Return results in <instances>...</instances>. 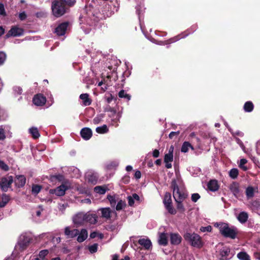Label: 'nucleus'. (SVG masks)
<instances>
[{"label":"nucleus","instance_id":"obj_51","mask_svg":"<svg viewBox=\"0 0 260 260\" xmlns=\"http://www.w3.org/2000/svg\"><path fill=\"white\" fill-rule=\"evenodd\" d=\"M49 251L47 249L41 250L39 254L40 258H44L48 254Z\"/></svg>","mask_w":260,"mask_h":260},{"label":"nucleus","instance_id":"obj_50","mask_svg":"<svg viewBox=\"0 0 260 260\" xmlns=\"http://www.w3.org/2000/svg\"><path fill=\"white\" fill-rule=\"evenodd\" d=\"M201 198L200 194L198 193H194L191 194V200L193 202H197V201Z\"/></svg>","mask_w":260,"mask_h":260},{"label":"nucleus","instance_id":"obj_61","mask_svg":"<svg viewBox=\"0 0 260 260\" xmlns=\"http://www.w3.org/2000/svg\"><path fill=\"white\" fill-rule=\"evenodd\" d=\"M152 155L154 157L156 158L158 157L159 155V151L157 149H155L153 151Z\"/></svg>","mask_w":260,"mask_h":260},{"label":"nucleus","instance_id":"obj_1","mask_svg":"<svg viewBox=\"0 0 260 260\" xmlns=\"http://www.w3.org/2000/svg\"><path fill=\"white\" fill-rule=\"evenodd\" d=\"M76 0H54L52 2V14L56 18L60 17L68 12L70 8L73 7Z\"/></svg>","mask_w":260,"mask_h":260},{"label":"nucleus","instance_id":"obj_59","mask_svg":"<svg viewBox=\"0 0 260 260\" xmlns=\"http://www.w3.org/2000/svg\"><path fill=\"white\" fill-rule=\"evenodd\" d=\"M26 17H27L26 14H25V13L24 12L20 13L19 15V18L21 20H25L26 18Z\"/></svg>","mask_w":260,"mask_h":260},{"label":"nucleus","instance_id":"obj_7","mask_svg":"<svg viewBox=\"0 0 260 260\" xmlns=\"http://www.w3.org/2000/svg\"><path fill=\"white\" fill-rule=\"evenodd\" d=\"M70 185L69 181H65V183H62L55 189H50V192L57 196H62L65 194L66 191L70 188Z\"/></svg>","mask_w":260,"mask_h":260},{"label":"nucleus","instance_id":"obj_37","mask_svg":"<svg viewBox=\"0 0 260 260\" xmlns=\"http://www.w3.org/2000/svg\"><path fill=\"white\" fill-rule=\"evenodd\" d=\"M30 133L32 135L34 139H38L40 136L38 129L36 127H31L29 129Z\"/></svg>","mask_w":260,"mask_h":260},{"label":"nucleus","instance_id":"obj_62","mask_svg":"<svg viewBox=\"0 0 260 260\" xmlns=\"http://www.w3.org/2000/svg\"><path fill=\"white\" fill-rule=\"evenodd\" d=\"M141 177V173L140 171H136L135 173V177L136 179H140Z\"/></svg>","mask_w":260,"mask_h":260},{"label":"nucleus","instance_id":"obj_55","mask_svg":"<svg viewBox=\"0 0 260 260\" xmlns=\"http://www.w3.org/2000/svg\"><path fill=\"white\" fill-rule=\"evenodd\" d=\"M6 138L5 130L3 128H0V140H4Z\"/></svg>","mask_w":260,"mask_h":260},{"label":"nucleus","instance_id":"obj_57","mask_svg":"<svg viewBox=\"0 0 260 260\" xmlns=\"http://www.w3.org/2000/svg\"><path fill=\"white\" fill-rule=\"evenodd\" d=\"M128 204L129 206H133L134 204V200L132 196H129L127 197Z\"/></svg>","mask_w":260,"mask_h":260},{"label":"nucleus","instance_id":"obj_58","mask_svg":"<svg viewBox=\"0 0 260 260\" xmlns=\"http://www.w3.org/2000/svg\"><path fill=\"white\" fill-rule=\"evenodd\" d=\"M196 137V134L194 132H192L190 134L189 136V139L190 141L193 143L194 144L195 142L194 141L193 139Z\"/></svg>","mask_w":260,"mask_h":260},{"label":"nucleus","instance_id":"obj_30","mask_svg":"<svg viewBox=\"0 0 260 260\" xmlns=\"http://www.w3.org/2000/svg\"><path fill=\"white\" fill-rule=\"evenodd\" d=\"M237 218L240 223H244L248 220V215L246 212H241L239 214Z\"/></svg>","mask_w":260,"mask_h":260},{"label":"nucleus","instance_id":"obj_41","mask_svg":"<svg viewBox=\"0 0 260 260\" xmlns=\"http://www.w3.org/2000/svg\"><path fill=\"white\" fill-rule=\"evenodd\" d=\"M42 186L38 184H34L32 186L31 191L32 193L38 194L41 191Z\"/></svg>","mask_w":260,"mask_h":260},{"label":"nucleus","instance_id":"obj_28","mask_svg":"<svg viewBox=\"0 0 260 260\" xmlns=\"http://www.w3.org/2000/svg\"><path fill=\"white\" fill-rule=\"evenodd\" d=\"M230 252V249L228 248H223L220 251V255L221 260H228Z\"/></svg>","mask_w":260,"mask_h":260},{"label":"nucleus","instance_id":"obj_3","mask_svg":"<svg viewBox=\"0 0 260 260\" xmlns=\"http://www.w3.org/2000/svg\"><path fill=\"white\" fill-rule=\"evenodd\" d=\"M217 227L219 228L220 233L225 238H230L232 239L236 238L238 234V230L236 228L232 226L230 228L226 223H217Z\"/></svg>","mask_w":260,"mask_h":260},{"label":"nucleus","instance_id":"obj_44","mask_svg":"<svg viewBox=\"0 0 260 260\" xmlns=\"http://www.w3.org/2000/svg\"><path fill=\"white\" fill-rule=\"evenodd\" d=\"M53 177L55 178L58 181L61 182L62 183H65V181H69V180L65 179L63 175L61 174L53 176Z\"/></svg>","mask_w":260,"mask_h":260},{"label":"nucleus","instance_id":"obj_36","mask_svg":"<svg viewBox=\"0 0 260 260\" xmlns=\"http://www.w3.org/2000/svg\"><path fill=\"white\" fill-rule=\"evenodd\" d=\"M94 190L96 192L100 194H103L106 193L107 188L103 186H96L94 187Z\"/></svg>","mask_w":260,"mask_h":260},{"label":"nucleus","instance_id":"obj_39","mask_svg":"<svg viewBox=\"0 0 260 260\" xmlns=\"http://www.w3.org/2000/svg\"><path fill=\"white\" fill-rule=\"evenodd\" d=\"M118 96L120 98H125L127 101H129L131 98V95L126 93L124 90H121L118 93Z\"/></svg>","mask_w":260,"mask_h":260},{"label":"nucleus","instance_id":"obj_33","mask_svg":"<svg viewBox=\"0 0 260 260\" xmlns=\"http://www.w3.org/2000/svg\"><path fill=\"white\" fill-rule=\"evenodd\" d=\"M183 37H184V36L181 37V35H179L175 36L173 38H170V39H169L168 40L165 41L164 42V43H162L161 44H163V45L170 44H171L172 43L175 42L179 40L181 38H183Z\"/></svg>","mask_w":260,"mask_h":260},{"label":"nucleus","instance_id":"obj_21","mask_svg":"<svg viewBox=\"0 0 260 260\" xmlns=\"http://www.w3.org/2000/svg\"><path fill=\"white\" fill-rule=\"evenodd\" d=\"M139 244L142 246L145 249L149 250L152 248V243L149 239H140L138 241Z\"/></svg>","mask_w":260,"mask_h":260},{"label":"nucleus","instance_id":"obj_48","mask_svg":"<svg viewBox=\"0 0 260 260\" xmlns=\"http://www.w3.org/2000/svg\"><path fill=\"white\" fill-rule=\"evenodd\" d=\"M0 168L5 171H8L9 170V166L3 160H0Z\"/></svg>","mask_w":260,"mask_h":260},{"label":"nucleus","instance_id":"obj_64","mask_svg":"<svg viewBox=\"0 0 260 260\" xmlns=\"http://www.w3.org/2000/svg\"><path fill=\"white\" fill-rule=\"evenodd\" d=\"M254 256L256 259L260 260V251L255 252L254 253Z\"/></svg>","mask_w":260,"mask_h":260},{"label":"nucleus","instance_id":"obj_38","mask_svg":"<svg viewBox=\"0 0 260 260\" xmlns=\"http://www.w3.org/2000/svg\"><path fill=\"white\" fill-rule=\"evenodd\" d=\"M239 175V171L236 168L232 169L229 172V176L232 179H236Z\"/></svg>","mask_w":260,"mask_h":260},{"label":"nucleus","instance_id":"obj_29","mask_svg":"<svg viewBox=\"0 0 260 260\" xmlns=\"http://www.w3.org/2000/svg\"><path fill=\"white\" fill-rule=\"evenodd\" d=\"M255 189L251 186H249L246 188L245 194L247 199L253 198L254 196Z\"/></svg>","mask_w":260,"mask_h":260},{"label":"nucleus","instance_id":"obj_60","mask_svg":"<svg viewBox=\"0 0 260 260\" xmlns=\"http://www.w3.org/2000/svg\"><path fill=\"white\" fill-rule=\"evenodd\" d=\"M101 121V117L99 116H96L93 119V122L94 124H96L100 122Z\"/></svg>","mask_w":260,"mask_h":260},{"label":"nucleus","instance_id":"obj_26","mask_svg":"<svg viewBox=\"0 0 260 260\" xmlns=\"http://www.w3.org/2000/svg\"><path fill=\"white\" fill-rule=\"evenodd\" d=\"M77 241L79 243H81L85 241L88 236L87 231L85 229H82L78 235Z\"/></svg>","mask_w":260,"mask_h":260},{"label":"nucleus","instance_id":"obj_32","mask_svg":"<svg viewBox=\"0 0 260 260\" xmlns=\"http://www.w3.org/2000/svg\"><path fill=\"white\" fill-rule=\"evenodd\" d=\"M188 148H190L191 149L194 150V148L192 145L189 142L185 141L183 142L182 145L181 151L182 152L186 153L188 152Z\"/></svg>","mask_w":260,"mask_h":260},{"label":"nucleus","instance_id":"obj_14","mask_svg":"<svg viewBox=\"0 0 260 260\" xmlns=\"http://www.w3.org/2000/svg\"><path fill=\"white\" fill-rule=\"evenodd\" d=\"M15 185L17 188L23 187L26 183V178L24 175H17L14 180Z\"/></svg>","mask_w":260,"mask_h":260},{"label":"nucleus","instance_id":"obj_47","mask_svg":"<svg viewBox=\"0 0 260 260\" xmlns=\"http://www.w3.org/2000/svg\"><path fill=\"white\" fill-rule=\"evenodd\" d=\"M7 57L6 54L3 51H0V66L4 64Z\"/></svg>","mask_w":260,"mask_h":260},{"label":"nucleus","instance_id":"obj_24","mask_svg":"<svg viewBox=\"0 0 260 260\" xmlns=\"http://www.w3.org/2000/svg\"><path fill=\"white\" fill-rule=\"evenodd\" d=\"M173 160V154L167 153L165 155L164 162L166 164V167L167 169H170L172 168L171 162Z\"/></svg>","mask_w":260,"mask_h":260},{"label":"nucleus","instance_id":"obj_52","mask_svg":"<svg viewBox=\"0 0 260 260\" xmlns=\"http://www.w3.org/2000/svg\"><path fill=\"white\" fill-rule=\"evenodd\" d=\"M180 134V132L179 131H177V132H172L170 133V134L169 135V138L170 139H173L174 137H177Z\"/></svg>","mask_w":260,"mask_h":260},{"label":"nucleus","instance_id":"obj_2","mask_svg":"<svg viewBox=\"0 0 260 260\" xmlns=\"http://www.w3.org/2000/svg\"><path fill=\"white\" fill-rule=\"evenodd\" d=\"M184 240L191 246L201 248L204 244L202 237L198 234L193 232H186L183 235Z\"/></svg>","mask_w":260,"mask_h":260},{"label":"nucleus","instance_id":"obj_4","mask_svg":"<svg viewBox=\"0 0 260 260\" xmlns=\"http://www.w3.org/2000/svg\"><path fill=\"white\" fill-rule=\"evenodd\" d=\"M163 203L166 210L170 214L172 215L176 214L177 211L173 206L171 193L170 192H166L163 200Z\"/></svg>","mask_w":260,"mask_h":260},{"label":"nucleus","instance_id":"obj_13","mask_svg":"<svg viewBox=\"0 0 260 260\" xmlns=\"http://www.w3.org/2000/svg\"><path fill=\"white\" fill-rule=\"evenodd\" d=\"M171 188L173 189V196L176 197L182 194V193H187L185 191H181L180 190L179 187L177 184V181L175 179L172 180L171 183Z\"/></svg>","mask_w":260,"mask_h":260},{"label":"nucleus","instance_id":"obj_20","mask_svg":"<svg viewBox=\"0 0 260 260\" xmlns=\"http://www.w3.org/2000/svg\"><path fill=\"white\" fill-rule=\"evenodd\" d=\"M98 216L95 214L85 213V223L95 224L97 222Z\"/></svg>","mask_w":260,"mask_h":260},{"label":"nucleus","instance_id":"obj_16","mask_svg":"<svg viewBox=\"0 0 260 260\" xmlns=\"http://www.w3.org/2000/svg\"><path fill=\"white\" fill-rule=\"evenodd\" d=\"M79 231L77 229L71 230L69 226L64 229V235L67 238H73L78 235Z\"/></svg>","mask_w":260,"mask_h":260},{"label":"nucleus","instance_id":"obj_45","mask_svg":"<svg viewBox=\"0 0 260 260\" xmlns=\"http://www.w3.org/2000/svg\"><path fill=\"white\" fill-rule=\"evenodd\" d=\"M13 91L15 95H21L22 93V89L19 86H15L13 88Z\"/></svg>","mask_w":260,"mask_h":260},{"label":"nucleus","instance_id":"obj_15","mask_svg":"<svg viewBox=\"0 0 260 260\" xmlns=\"http://www.w3.org/2000/svg\"><path fill=\"white\" fill-rule=\"evenodd\" d=\"M229 189L233 195L238 198L240 196V185L237 182H233L230 185Z\"/></svg>","mask_w":260,"mask_h":260},{"label":"nucleus","instance_id":"obj_35","mask_svg":"<svg viewBox=\"0 0 260 260\" xmlns=\"http://www.w3.org/2000/svg\"><path fill=\"white\" fill-rule=\"evenodd\" d=\"M96 132L99 134H105L109 131V129L106 124H104L102 126L97 127L95 129Z\"/></svg>","mask_w":260,"mask_h":260},{"label":"nucleus","instance_id":"obj_17","mask_svg":"<svg viewBox=\"0 0 260 260\" xmlns=\"http://www.w3.org/2000/svg\"><path fill=\"white\" fill-rule=\"evenodd\" d=\"M80 135L84 140H88L92 136V132L89 127H84L80 131Z\"/></svg>","mask_w":260,"mask_h":260},{"label":"nucleus","instance_id":"obj_5","mask_svg":"<svg viewBox=\"0 0 260 260\" xmlns=\"http://www.w3.org/2000/svg\"><path fill=\"white\" fill-rule=\"evenodd\" d=\"M176 204V208L178 211L181 213H184L186 209L183 204V201L188 198L187 193H182V194L173 197Z\"/></svg>","mask_w":260,"mask_h":260},{"label":"nucleus","instance_id":"obj_22","mask_svg":"<svg viewBox=\"0 0 260 260\" xmlns=\"http://www.w3.org/2000/svg\"><path fill=\"white\" fill-rule=\"evenodd\" d=\"M99 211H101V217L107 220L111 218L112 211L109 207L101 208Z\"/></svg>","mask_w":260,"mask_h":260},{"label":"nucleus","instance_id":"obj_49","mask_svg":"<svg viewBox=\"0 0 260 260\" xmlns=\"http://www.w3.org/2000/svg\"><path fill=\"white\" fill-rule=\"evenodd\" d=\"M212 228L211 225H208L207 226H201L200 228V230L202 232H211Z\"/></svg>","mask_w":260,"mask_h":260},{"label":"nucleus","instance_id":"obj_31","mask_svg":"<svg viewBox=\"0 0 260 260\" xmlns=\"http://www.w3.org/2000/svg\"><path fill=\"white\" fill-rule=\"evenodd\" d=\"M254 109V105L252 102H246L243 106V109L246 112H251Z\"/></svg>","mask_w":260,"mask_h":260},{"label":"nucleus","instance_id":"obj_42","mask_svg":"<svg viewBox=\"0 0 260 260\" xmlns=\"http://www.w3.org/2000/svg\"><path fill=\"white\" fill-rule=\"evenodd\" d=\"M126 206V204L124 201L120 200L119 201L116 206V210L117 211H120L123 209L124 207Z\"/></svg>","mask_w":260,"mask_h":260},{"label":"nucleus","instance_id":"obj_6","mask_svg":"<svg viewBox=\"0 0 260 260\" xmlns=\"http://www.w3.org/2000/svg\"><path fill=\"white\" fill-rule=\"evenodd\" d=\"M31 240L32 239L29 236L22 235L16 247L20 251H23L27 248Z\"/></svg>","mask_w":260,"mask_h":260},{"label":"nucleus","instance_id":"obj_53","mask_svg":"<svg viewBox=\"0 0 260 260\" xmlns=\"http://www.w3.org/2000/svg\"><path fill=\"white\" fill-rule=\"evenodd\" d=\"M122 183L125 184H128L130 181V177L128 175H125L121 179Z\"/></svg>","mask_w":260,"mask_h":260},{"label":"nucleus","instance_id":"obj_11","mask_svg":"<svg viewBox=\"0 0 260 260\" xmlns=\"http://www.w3.org/2000/svg\"><path fill=\"white\" fill-rule=\"evenodd\" d=\"M73 222L77 225H83L85 223V213L79 212L76 214L73 217Z\"/></svg>","mask_w":260,"mask_h":260},{"label":"nucleus","instance_id":"obj_54","mask_svg":"<svg viewBox=\"0 0 260 260\" xmlns=\"http://www.w3.org/2000/svg\"><path fill=\"white\" fill-rule=\"evenodd\" d=\"M0 15L4 16L6 15L4 5L2 3H0Z\"/></svg>","mask_w":260,"mask_h":260},{"label":"nucleus","instance_id":"obj_27","mask_svg":"<svg viewBox=\"0 0 260 260\" xmlns=\"http://www.w3.org/2000/svg\"><path fill=\"white\" fill-rule=\"evenodd\" d=\"M10 200L9 195L3 193L2 195V200L0 201V207L3 208L6 206Z\"/></svg>","mask_w":260,"mask_h":260},{"label":"nucleus","instance_id":"obj_18","mask_svg":"<svg viewBox=\"0 0 260 260\" xmlns=\"http://www.w3.org/2000/svg\"><path fill=\"white\" fill-rule=\"evenodd\" d=\"M182 239L181 236L178 233H171L170 234V242L172 245H179L181 242Z\"/></svg>","mask_w":260,"mask_h":260},{"label":"nucleus","instance_id":"obj_9","mask_svg":"<svg viewBox=\"0 0 260 260\" xmlns=\"http://www.w3.org/2000/svg\"><path fill=\"white\" fill-rule=\"evenodd\" d=\"M23 29L16 25L12 26L10 30H9L5 36V39H7L11 37H16L21 36L23 34Z\"/></svg>","mask_w":260,"mask_h":260},{"label":"nucleus","instance_id":"obj_63","mask_svg":"<svg viewBox=\"0 0 260 260\" xmlns=\"http://www.w3.org/2000/svg\"><path fill=\"white\" fill-rule=\"evenodd\" d=\"M132 197L133 198L134 200L140 201V197L137 193H133Z\"/></svg>","mask_w":260,"mask_h":260},{"label":"nucleus","instance_id":"obj_8","mask_svg":"<svg viewBox=\"0 0 260 260\" xmlns=\"http://www.w3.org/2000/svg\"><path fill=\"white\" fill-rule=\"evenodd\" d=\"M14 181L12 176H9L7 177H3L0 179V188L4 192H7Z\"/></svg>","mask_w":260,"mask_h":260},{"label":"nucleus","instance_id":"obj_34","mask_svg":"<svg viewBox=\"0 0 260 260\" xmlns=\"http://www.w3.org/2000/svg\"><path fill=\"white\" fill-rule=\"evenodd\" d=\"M237 257L240 260H250V256L246 252H240L238 253Z\"/></svg>","mask_w":260,"mask_h":260},{"label":"nucleus","instance_id":"obj_19","mask_svg":"<svg viewBox=\"0 0 260 260\" xmlns=\"http://www.w3.org/2000/svg\"><path fill=\"white\" fill-rule=\"evenodd\" d=\"M208 189L211 191H216L218 190L219 186L217 180L215 179L210 180L207 184Z\"/></svg>","mask_w":260,"mask_h":260},{"label":"nucleus","instance_id":"obj_12","mask_svg":"<svg viewBox=\"0 0 260 260\" xmlns=\"http://www.w3.org/2000/svg\"><path fill=\"white\" fill-rule=\"evenodd\" d=\"M33 103L38 106H42L46 102V98L42 94L39 93L35 95L32 100Z\"/></svg>","mask_w":260,"mask_h":260},{"label":"nucleus","instance_id":"obj_46","mask_svg":"<svg viewBox=\"0 0 260 260\" xmlns=\"http://www.w3.org/2000/svg\"><path fill=\"white\" fill-rule=\"evenodd\" d=\"M98 248V244L94 243L93 245L89 246L88 249L91 253H95L97 251Z\"/></svg>","mask_w":260,"mask_h":260},{"label":"nucleus","instance_id":"obj_23","mask_svg":"<svg viewBox=\"0 0 260 260\" xmlns=\"http://www.w3.org/2000/svg\"><path fill=\"white\" fill-rule=\"evenodd\" d=\"M80 99L82 100L83 105L85 106L91 105L92 100L89 98L88 93H82L80 95Z\"/></svg>","mask_w":260,"mask_h":260},{"label":"nucleus","instance_id":"obj_10","mask_svg":"<svg viewBox=\"0 0 260 260\" xmlns=\"http://www.w3.org/2000/svg\"><path fill=\"white\" fill-rule=\"evenodd\" d=\"M69 23L68 21L60 23L55 29L54 32L58 36L65 35Z\"/></svg>","mask_w":260,"mask_h":260},{"label":"nucleus","instance_id":"obj_43","mask_svg":"<svg viewBox=\"0 0 260 260\" xmlns=\"http://www.w3.org/2000/svg\"><path fill=\"white\" fill-rule=\"evenodd\" d=\"M247 162V160L245 158H242L240 159V164L239 167L240 168L242 169L243 171H247L248 168L244 166Z\"/></svg>","mask_w":260,"mask_h":260},{"label":"nucleus","instance_id":"obj_25","mask_svg":"<svg viewBox=\"0 0 260 260\" xmlns=\"http://www.w3.org/2000/svg\"><path fill=\"white\" fill-rule=\"evenodd\" d=\"M158 242L160 245L166 246L168 243L167 234L165 233H160Z\"/></svg>","mask_w":260,"mask_h":260},{"label":"nucleus","instance_id":"obj_40","mask_svg":"<svg viewBox=\"0 0 260 260\" xmlns=\"http://www.w3.org/2000/svg\"><path fill=\"white\" fill-rule=\"evenodd\" d=\"M107 199L110 202V205L112 207H114L116 204V200L115 199V197L114 196L111 195H108L107 196Z\"/></svg>","mask_w":260,"mask_h":260},{"label":"nucleus","instance_id":"obj_56","mask_svg":"<svg viewBox=\"0 0 260 260\" xmlns=\"http://www.w3.org/2000/svg\"><path fill=\"white\" fill-rule=\"evenodd\" d=\"M160 71L158 68H156L155 70L153 71V76L155 77L159 78L160 75Z\"/></svg>","mask_w":260,"mask_h":260}]
</instances>
